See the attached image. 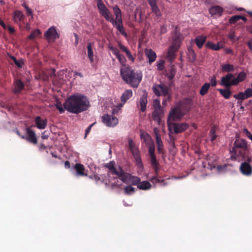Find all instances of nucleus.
Listing matches in <instances>:
<instances>
[{
	"label": "nucleus",
	"mask_w": 252,
	"mask_h": 252,
	"mask_svg": "<svg viewBox=\"0 0 252 252\" xmlns=\"http://www.w3.org/2000/svg\"><path fill=\"white\" fill-rule=\"evenodd\" d=\"M89 106V101L87 97L78 94L70 95L63 103L64 109L76 114L86 111Z\"/></svg>",
	"instance_id": "nucleus-1"
},
{
	"label": "nucleus",
	"mask_w": 252,
	"mask_h": 252,
	"mask_svg": "<svg viewBox=\"0 0 252 252\" xmlns=\"http://www.w3.org/2000/svg\"><path fill=\"white\" fill-rule=\"evenodd\" d=\"M120 75L124 81L134 88H137L142 79V73L128 66H122Z\"/></svg>",
	"instance_id": "nucleus-2"
},
{
	"label": "nucleus",
	"mask_w": 252,
	"mask_h": 252,
	"mask_svg": "<svg viewBox=\"0 0 252 252\" xmlns=\"http://www.w3.org/2000/svg\"><path fill=\"white\" fill-rule=\"evenodd\" d=\"M114 165V161H111L105 165V167L110 170L107 173L109 177V183L112 187L120 188L122 185V183L119 180V179L124 170L120 166L117 169L115 167Z\"/></svg>",
	"instance_id": "nucleus-3"
},
{
	"label": "nucleus",
	"mask_w": 252,
	"mask_h": 252,
	"mask_svg": "<svg viewBox=\"0 0 252 252\" xmlns=\"http://www.w3.org/2000/svg\"><path fill=\"white\" fill-rule=\"evenodd\" d=\"M152 89L156 95L167 97L168 100L171 99V89L165 84L160 83L159 84H155L153 86Z\"/></svg>",
	"instance_id": "nucleus-4"
},
{
	"label": "nucleus",
	"mask_w": 252,
	"mask_h": 252,
	"mask_svg": "<svg viewBox=\"0 0 252 252\" xmlns=\"http://www.w3.org/2000/svg\"><path fill=\"white\" fill-rule=\"evenodd\" d=\"M119 180L121 183L123 182L126 184H130L137 187L141 180L138 177L132 176L124 171L121 176H120Z\"/></svg>",
	"instance_id": "nucleus-5"
},
{
	"label": "nucleus",
	"mask_w": 252,
	"mask_h": 252,
	"mask_svg": "<svg viewBox=\"0 0 252 252\" xmlns=\"http://www.w3.org/2000/svg\"><path fill=\"white\" fill-rule=\"evenodd\" d=\"M185 114L181 108L179 106H177L173 108L169 114L167 123L168 125L169 123H174L173 122L179 119H181L183 115Z\"/></svg>",
	"instance_id": "nucleus-6"
},
{
	"label": "nucleus",
	"mask_w": 252,
	"mask_h": 252,
	"mask_svg": "<svg viewBox=\"0 0 252 252\" xmlns=\"http://www.w3.org/2000/svg\"><path fill=\"white\" fill-rule=\"evenodd\" d=\"M97 6L99 13L102 15L107 21L109 22L113 21L114 17L101 0H97Z\"/></svg>",
	"instance_id": "nucleus-7"
},
{
	"label": "nucleus",
	"mask_w": 252,
	"mask_h": 252,
	"mask_svg": "<svg viewBox=\"0 0 252 252\" xmlns=\"http://www.w3.org/2000/svg\"><path fill=\"white\" fill-rule=\"evenodd\" d=\"M229 152L231 154V159L234 160H238L240 158L245 160L247 159V158H248V149H235L234 150H231V149H230Z\"/></svg>",
	"instance_id": "nucleus-8"
},
{
	"label": "nucleus",
	"mask_w": 252,
	"mask_h": 252,
	"mask_svg": "<svg viewBox=\"0 0 252 252\" xmlns=\"http://www.w3.org/2000/svg\"><path fill=\"white\" fill-rule=\"evenodd\" d=\"M169 130L173 131L176 134L182 132L189 127V125L186 123H172L168 125Z\"/></svg>",
	"instance_id": "nucleus-9"
},
{
	"label": "nucleus",
	"mask_w": 252,
	"mask_h": 252,
	"mask_svg": "<svg viewBox=\"0 0 252 252\" xmlns=\"http://www.w3.org/2000/svg\"><path fill=\"white\" fill-rule=\"evenodd\" d=\"M251 160V158L248 157L246 159L247 161L242 162L240 166V171L246 176H250L252 175V166L249 163Z\"/></svg>",
	"instance_id": "nucleus-10"
},
{
	"label": "nucleus",
	"mask_w": 252,
	"mask_h": 252,
	"mask_svg": "<svg viewBox=\"0 0 252 252\" xmlns=\"http://www.w3.org/2000/svg\"><path fill=\"white\" fill-rule=\"evenodd\" d=\"M102 121L108 127H114L119 122L116 117L108 114H105L102 117Z\"/></svg>",
	"instance_id": "nucleus-11"
},
{
	"label": "nucleus",
	"mask_w": 252,
	"mask_h": 252,
	"mask_svg": "<svg viewBox=\"0 0 252 252\" xmlns=\"http://www.w3.org/2000/svg\"><path fill=\"white\" fill-rule=\"evenodd\" d=\"M44 36L49 42H54L56 39L60 37L56 28L54 26L48 29L45 32Z\"/></svg>",
	"instance_id": "nucleus-12"
},
{
	"label": "nucleus",
	"mask_w": 252,
	"mask_h": 252,
	"mask_svg": "<svg viewBox=\"0 0 252 252\" xmlns=\"http://www.w3.org/2000/svg\"><path fill=\"white\" fill-rule=\"evenodd\" d=\"M26 131L27 136L22 135L21 136V138L26 139L27 141L33 144H36L37 139L35 132L30 127H27Z\"/></svg>",
	"instance_id": "nucleus-13"
},
{
	"label": "nucleus",
	"mask_w": 252,
	"mask_h": 252,
	"mask_svg": "<svg viewBox=\"0 0 252 252\" xmlns=\"http://www.w3.org/2000/svg\"><path fill=\"white\" fill-rule=\"evenodd\" d=\"M25 89V84L20 78H15L13 81L12 92L15 94H19Z\"/></svg>",
	"instance_id": "nucleus-14"
},
{
	"label": "nucleus",
	"mask_w": 252,
	"mask_h": 252,
	"mask_svg": "<svg viewBox=\"0 0 252 252\" xmlns=\"http://www.w3.org/2000/svg\"><path fill=\"white\" fill-rule=\"evenodd\" d=\"M233 75L232 73H227L225 76H223L221 78L220 85L225 87L226 88H229L233 84Z\"/></svg>",
	"instance_id": "nucleus-15"
},
{
	"label": "nucleus",
	"mask_w": 252,
	"mask_h": 252,
	"mask_svg": "<svg viewBox=\"0 0 252 252\" xmlns=\"http://www.w3.org/2000/svg\"><path fill=\"white\" fill-rule=\"evenodd\" d=\"M252 96V89H247L244 92H240L237 94L234 95V97L237 99L240 100L241 101L246 99Z\"/></svg>",
	"instance_id": "nucleus-16"
},
{
	"label": "nucleus",
	"mask_w": 252,
	"mask_h": 252,
	"mask_svg": "<svg viewBox=\"0 0 252 252\" xmlns=\"http://www.w3.org/2000/svg\"><path fill=\"white\" fill-rule=\"evenodd\" d=\"M163 114V108L154 109L152 114V119L157 122L158 125H160Z\"/></svg>",
	"instance_id": "nucleus-17"
},
{
	"label": "nucleus",
	"mask_w": 252,
	"mask_h": 252,
	"mask_svg": "<svg viewBox=\"0 0 252 252\" xmlns=\"http://www.w3.org/2000/svg\"><path fill=\"white\" fill-rule=\"evenodd\" d=\"M231 149V150H234L235 149H247L248 148L247 141L244 139H236L234 142L233 146Z\"/></svg>",
	"instance_id": "nucleus-18"
},
{
	"label": "nucleus",
	"mask_w": 252,
	"mask_h": 252,
	"mask_svg": "<svg viewBox=\"0 0 252 252\" xmlns=\"http://www.w3.org/2000/svg\"><path fill=\"white\" fill-rule=\"evenodd\" d=\"M110 22L112 23L113 26L116 27L117 30L121 33L123 36L126 37L127 33L125 31L123 25V21H114V18L113 21H111Z\"/></svg>",
	"instance_id": "nucleus-19"
},
{
	"label": "nucleus",
	"mask_w": 252,
	"mask_h": 252,
	"mask_svg": "<svg viewBox=\"0 0 252 252\" xmlns=\"http://www.w3.org/2000/svg\"><path fill=\"white\" fill-rule=\"evenodd\" d=\"M36 127L40 129H45L47 125V120L46 119H42L40 116L35 117L34 119Z\"/></svg>",
	"instance_id": "nucleus-20"
},
{
	"label": "nucleus",
	"mask_w": 252,
	"mask_h": 252,
	"mask_svg": "<svg viewBox=\"0 0 252 252\" xmlns=\"http://www.w3.org/2000/svg\"><path fill=\"white\" fill-rule=\"evenodd\" d=\"M147 102V94L145 92L140 97L139 104H137L138 106H140L141 112H144L146 111Z\"/></svg>",
	"instance_id": "nucleus-21"
},
{
	"label": "nucleus",
	"mask_w": 252,
	"mask_h": 252,
	"mask_svg": "<svg viewBox=\"0 0 252 252\" xmlns=\"http://www.w3.org/2000/svg\"><path fill=\"white\" fill-rule=\"evenodd\" d=\"M145 54L146 57L148 59V61L150 64L156 60V53L151 49H146L145 51Z\"/></svg>",
	"instance_id": "nucleus-22"
},
{
	"label": "nucleus",
	"mask_w": 252,
	"mask_h": 252,
	"mask_svg": "<svg viewBox=\"0 0 252 252\" xmlns=\"http://www.w3.org/2000/svg\"><path fill=\"white\" fill-rule=\"evenodd\" d=\"M149 158H150V161L151 165L154 170L155 174L156 175H158V172L159 170V163L156 158V156H155L150 157H149Z\"/></svg>",
	"instance_id": "nucleus-23"
},
{
	"label": "nucleus",
	"mask_w": 252,
	"mask_h": 252,
	"mask_svg": "<svg viewBox=\"0 0 252 252\" xmlns=\"http://www.w3.org/2000/svg\"><path fill=\"white\" fill-rule=\"evenodd\" d=\"M192 105V100L190 99H186L179 106V107L181 108L182 111H184L185 112L189 111Z\"/></svg>",
	"instance_id": "nucleus-24"
},
{
	"label": "nucleus",
	"mask_w": 252,
	"mask_h": 252,
	"mask_svg": "<svg viewBox=\"0 0 252 252\" xmlns=\"http://www.w3.org/2000/svg\"><path fill=\"white\" fill-rule=\"evenodd\" d=\"M133 93L131 90L128 89L125 91L123 94L121 100L123 104H120L121 106H122L124 104H125L128 99L131 98L132 96Z\"/></svg>",
	"instance_id": "nucleus-25"
},
{
	"label": "nucleus",
	"mask_w": 252,
	"mask_h": 252,
	"mask_svg": "<svg viewBox=\"0 0 252 252\" xmlns=\"http://www.w3.org/2000/svg\"><path fill=\"white\" fill-rule=\"evenodd\" d=\"M180 47L171 45L168 48L166 57L170 60H173L175 57V52L178 50Z\"/></svg>",
	"instance_id": "nucleus-26"
},
{
	"label": "nucleus",
	"mask_w": 252,
	"mask_h": 252,
	"mask_svg": "<svg viewBox=\"0 0 252 252\" xmlns=\"http://www.w3.org/2000/svg\"><path fill=\"white\" fill-rule=\"evenodd\" d=\"M155 135L158 153L159 154H163V145L160 136L157 133H156Z\"/></svg>",
	"instance_id": "nucleus-27"
},
{
	"label": "nucleus",
	"mask_w": 252,
	"mask_h": 252,
	"mask_svg": "<svg viewBox=\"0 0 252 252\" xmlns=\"http://www.w3.org/2000/svg\"><path fill=\"white\" fill-rule=\"evenodd\" d=\"M89 177L90 178L94 181L96 183H98L99 181H101L102 183H103L106 185H108L110 184L109 182H108L107 181L104 179L106 176L104 175H100V176H99L97 174H94L89 176Z\"/></svg>",
	"instance_id": "nucleus-28"
},
{
	"label": "nucleus",
	"mask_w": 252,
	"mask_h": 252,
	"mask_svg": "<svg viewBox=\"0 0 252 252\" xmlns=\"http://www.w3.org/2000/svg\"><path fill=\"white\" fill-rule=\"evenodd\" d=\"M207 37L205 35H198L194 39V42L196 43L197 47L199 49L202 48L203 44L206 40Z\"/></svg>",
	"instance_id": "nucleus-29"
},
{
	"label": "nucleus",
	"mask_w": 252,
	"mask_h": 252,
	"mask_svg": "<svg viewBox=\"0 0 252 252\" xmlns=\"http://www.w3.org/2000/svg\"><path fill=\"white\" fill-rule=\"evenodd\" d=\"M74 168L76 171V174L78 176H87V174L84 173L85 167L84 165L81 163H76Z\"/></svg>",
	"instance_id": "nucleus-30"
},
{
	"label": "nucleus",
	"mask_w": 252,
	"mask_h": 252,
	"mask_svg": "<svg viewBox=\"0 0 252 252\" xmlns=\"http://www.w3.org/2000/svg\"><path fill=\"white\" fill-rule=\"evenodd\" d=\"M118 46L120 49L126 53L127 58L132 62H134L135 59L128 48L121 43H119Z\"/></svg>",
	"instance_id": "nucleus-31"
},
{
	"label": "nucleus",
	"mask_w": 252,
	"mask_h": 252,
	"mask_svg": "<svg viewBox=\"0 0 252 252\" xmlns=\"http://www.w3.org/2000/svg\"><path fill=\"white\" fill-rule=\"evenodd\" d=\"M181 34L178 32L177 31V28L175 29V32L174 35L173 36V42L172 45L176 46L177 47H180L181 45Z\"/></svg>",
	"instance_id": "nucleus-32"
},
{
	"label": "nucleus",
	"mask_w": 252,
	"mask_h": 252,
	"mask_svg": "<svg viewBox=\"0 0 252 252\" xmlns=\"http://www.w3.org/2000/svg\"><path fill=\"white\" fill-rule=\"evenodd\" d=\"M246 76V74L244 72H241L236 78L233 79L232 84H234V86L237 85L239 82L244 81Z\"/></svg>",
	"instance_id": "nucleus-33"
},
{
	"label": "nucleus",
	"mask_w": 252,
	"mask_h": 252,
	"mask_svg": "<svg viewBox=\"0 0 252 252\" xmlns=\"http://www.w3.org/2000/svg\"><path fill=\"white\" fill-rule=\"evenodd\" d=\"M205 46L214 51H218L222 47V46L220 45L219 43L215 44L211 41H208L205 44Z\"/></svg>",
	"instance_id": "nucleus-34"
},
{
	"label": "nucleus",
	"mask_w": 252,
	"mask_h": 252,
	"mask_svg": "<svg viewBox=\"0 0 252 252\" xmlns=\"http://www.w3.org/2000/svg\"><path fill=\"white\" fill-rule=\"evenodd\" d=\"M152 188L151 184L147 181H140L139 184L137 186V188L141 190H148Z\"/></svg>",
	"instance_id": "nucleus-35"
},
{
	"label": "nucleus",
	"mask_w": 252,
	"mask_h": 252,
	"mask_svg": "<svg viewBox=\"0 0 252 252\" xmlns=\"http://www.w3.org/2000/svg\"><path fill=\"white\" fill-rule=\"evenodd\" d=\"M209 12L212 15H220L223 12V9L218 5L213 6L210 9Z\"/></svg>",
	"instance_id": "nucleus-36"
},
{
	"label": "nucleus",
	"mask_w": 252,
	"mask_h": 252,
	"mask_svg": "<svg viewBox=\"0 0 252 252\" xmlns=\"http://www.w3.org/2000/svg\"><path fill=\"white\" fill-rule=\"evenodd\" d=\"M114 13L116 16V19L114 21H120L122 20V12L121 9L119 8L118 5H115L113 7Z\"/></svg>",
	"instance_id": "nucleus-37"
},
{
	"label": "nucleus",
	"mask_w": 252,
	"mask_h": 252,
	"mask_svg": "<svg viewBox=\"0 0 252 252\" xmlns=\"http://www.w3.org/2000/svg\"><path fill=\"white\" fill-rule=\"evenodd\" d=\"M128 146L129 149L132 155L139 153L138 148L136 146L134 142L132 140L129 139L128 140Z\"/></svg>",
	"instance_id": "nucleus-38"
},
{
	"label": "nucleus",
	"mask_w": 252,
	"mask_h": 252,
	"mask_svg": "<svg viewBox=\"0 0 252 252\" xmlns=\"http://www.w3.org/2000/svg\"><path fill=\"white\" fill-rule=\"evenodd\" d=\"M221 70L222 72H230L234 71V66L232 64L228 63L224 64L221 65Z\"/></svg>",
	"instance_id": "nucleus-39"
},
{
	"label": "nucleus",
	"mask_w": 252,
	"mask_h": 252,
	"mask_svg": "<svg viewBox=\"0 0 252 252\" xmlns=\"http://www.w3.org/2000/svg\"><path fill=\"white\" fill-rule=\"evenodd\" d=\"M23 13L21 11H15L13 17L14 22L17 23L20 22L23 20Z\"/></svg>",
	"instance_id": "nucleus-40"
},
{
	"label": "nucleus",
	"mask_w": 252,
	"mask_h": 252,
	"mask_svg": "<svg viewBox=\"0 0 252 252\" xmlns=\"http://www.w3.org/2000/svg\"><path fill=\"white\" fill-rule=\"evenodd\" d=\"M210 84L208 83H205L201 87L199 94L203 96L206 94L210 88Z\"/></svg>",
	"instance_id": "nucleus-41"
},
{
	"label": "nucleus",
	"mask_w": 252,
	"mask_h": 252,
	"mask_svg": "<svg viewBox=\"0 0 252 252\" xmlns=\"http://www.w3.org/2000/svg\"><path fill=\"white\" fill-rule=\"evenodd\" d=\"M218 90L219 91L220 94L225 99L229 98L231 94V91L228 89H219Z\"/></svg>",
	"instance_id": "nucleus-42"
},
{
	"label": "nucleus",
	"mask_w": 252,
	"mask_h": 252,
	"mask_svg": "<svg viewBox=\"0 0 252 252\" xmlns=\"http://www.w3.org/2000/svg\"><path fill=\"white\" fill-rule=\"evenodd\" d=\"M87 53L88 58L91 63L94 62V54L91 43H89L87 45Z\"/></svg>",
	"instance_id": "nucleus-43"
},
{
	"label": "nucleus",
	"mask_w": 252,
	"mask_h": 252,
	"mask_svg": "<svg viewBox=\"0 0 252 252\" xmlns=\"http://www.w3.org/2000/svg\"><path fill=\"white\" fill-rule=\"evenodd\" d=\"M176 72V70L174 66L173 65L171 66L168 72L166 73V76L169 80H171L174 78Z\"/></svg>",
	"instance_id": "nucleus-44"
},
{
	"label": "nucleus",
	"mask_w": 252,
	"mask_h": 252,
	"mask_svg": "<svg viewBox=\"0 0 252 252\" xmlns=\"http://www.w3.org/2000/svg\"><path fill=\"white\" fill-rule=\"evenodd\" d=\"M135 189L130 186H126L124 189V193L130 195L133 194L135 191Z\"/></svg>",
	"instance_id": "nucleus-45"
},
{
	"label": "nucleus",
	"mask_w": 252,
	"mask_h": 252,
	"mask_svg": "<svg viewBox=\"0 0 252 252\" xmlns=\"http://www.w3.org/2000/svg\"><path fill=\"white\" fill-rule=\"evenodd\" d=\"M41 32L39 29H36L32 31L31 33L29 35L28 39L33 40L36 37L41 34Z\"/></svg>",
	"instance_id": "nucleus-46"
},
{
	"label": "nucleus",
	"mask_w": 252,
	"mask_h": 252,
	"mask_svg": "<svg viewBox=\"0 0 252 252\" xmlns=\"http://www.w3.org/2000/svg\"><path fill=\"white\" fill-rule=\"evenodd\" d=\"M151 9L153 13L158 17H160L161 15V12L157 5L151 6Z\"/></svg>",
	"instance_id": "nucleus-47"
},
{
	"label": "nucleus",
	"mask_w": 252,
	"mask_h": 252,
	"mask_svg": "<svg viewBox=\"0 0 252 252\" xmlns=\"http://www.w3.org/2000/svg\"><path fill=\"white\" fill-rule=\"evenodd\" d=\"M148 149H149L148 153H149V157H152V156H156L155 154V145L153 143H151V144L149 145Z\"/></svg>",
	"instance_id": "nucleus-48"
},
{
	"label": "nucleus",
	"mask_w": 252,
	"mask_h": 252,
	"mask_svg": "<svg viewBox=\"0 0 252 252\" xmlns=\"http://www.w3.org/2000/svg\"><path fill=\"white\" fill-rule=\"evenodd\" d=\"M209 136L211 137V140L213 141L217 137L216 134V129L215 127H212L209 131Z\"/></svg>",
	"instance_id": "nucleus-49"
},
{
	"label": "nucleus",
	"mask_w": 252,
	"mask_h": 252,
	"mask_svg": "<svg viewBox=\"0 0 252 252\" xmlns=\"http://www.w3.org/2000/svg\"><path fill=\"white\" fill-rule=\"evenodd\" d=\"M165 61L162 60H159L157 63V68L158 70H163L164 67Z\"/></svg>",
	"instance_id": "nucleus-50"
},
{
	"label": "nucleus",
	"mask_w": 252,
	"mask_h": 252,
	"mask_svg": "<svg viewBox=\"0 0 252 252\" xmlns=\"http://www.w3.org/2000/svg\"><path fill=\"white\" fill-rule=\"evenodd\" d=\"M151 182H152L153 183H162L163 186H165L167 185V183L164 182V181L163 180H160L157 178V176H154L151 180Z\"/></svg>",
	"instance_id": "nucleus-51"
},
{
	"label": "nucleus",
	"mask_w": 252,
	"mask_h": 252,
	"mask_svg": "<svg viewBox=\"0 0 252 252\" xmlns=\"http://www.w3.org/2000/svg\"><path fill=\"white\" fill-rule=\"evenodd\" d=\"M117 59H118L120 63L123 65V66H126L125 63L126 61V58L124 57V56L122 54H120L117 57Z\"/></svg>",
	"instance_id": "nucleus-52"
},
{
	"label": "nucleus",
	"mask_w": 252,
	"mask_h": 252,
	"mask_svg": "<svg viewBox=\"0 0 252 252\" xmlns=\"http://www.w3.org/2000/svg\"><path fill=\"white\" fill-rule=\"evenodd\" d=\"M153 105L154 109L163 108L160 105V102L158 99H155L153 101Z\"/></svg>",
	"instance_id": "nucleus-53"
},
{
	"label": "nucleus",
	"mask_w": 252,
	"mask_h": 252,
	"mask_svg": "<svg viewBox=\"0 0 252 252\" xmlns=\"http://www.w3.org/2000/svg\"><path fill=\"white\" fill-rule=\"evenodd\" d=\"M240 15L233 16L229 19V22L230 24H235L240 20Z\"/></svg>",
	"instance_id": "nucleus-54"
},
{
	"label": "nucleus",
	"mask_w": 252,
	"mask_h": 252,
	"mask_svg": "<svg viewBox=\"0 0 252 252\" xmlns=\"http://www.w3.org/2000/svg\"><path fill=\"white\" fill-rule=\"evenodd\" d=\"M243 133L246 136L252 141V134L247 128H245L243 130Z\"/></svg>",
	"instance_id": "nucleus-55"
},
{
	"label": "nucleus",
	"mask_w": 252,
	"mask_h": 252,
	"mask_svg": "<svg viewBox=\"0 0 252 252\" xmlns=\"http://www.w3.org/2000/svg\"><path fill=\"white\" fill-rule=\"evenodd\" d=\"M211 84L210 86L211 85L212 87H215L217 85V81H216V77L215 75H213L211 80H210Z\"/></svg>",
	"instance_id": "nucleus-56"
},
{
	"label": "nucleus",
	"mask_w": 252,
	"mask_h": 252,
	"mask_svg": "<svg viewBox=\"0 0 252 252\" xmlns=\"http://www.w3.org/2000/svg\"><path fill=\"white\" fill-rule=\"evenodd\" d=\"M167 27L165 25L160 26V34H164L167 32Z\"/></svg>",
	"instance_id": "nucleus-57"
},
{
	"label": "nucleus",
	"mask_w": 252,
	"mask_h": 252,
	"mask_svg": "<svg viewBox=\"0 0 252 252\" xmlns=\"http://www.w3.org/2000/svg\"><path fill=\"white\" fill-rule=\"evenodd\" d=\"M56 107L57 109L59 110L60 113L62 114L64 112V108L62 106L61 104H57L56 105Z\"/></svg>",
	"instance_id": "nucleus-58"
},
{
	"label": "nucleus",
	"mask_w": 252,
	"mask_h": 252,
	"mask_svg": "<svg viewBox=\"0 0 252 252\" xmlns=\"http://www.w3.org/2000/svg\"><path fill=\"white\" fill-rule=\"evenodd\" d=\"M132 155L136 162H137L138 161L141 159L139 153H136L135 154H133Z\"/></svg>",
	"instance_id": "nucleus-59"
},
{
	"label": "nucleus",
	"mask_w": 252,
	"mask_h": 252,
	"mask_svg": "<svg viewBox=\"0 0 252 252\" xmlns=\"http://www.w3.org/2000/svg\"><path fill=\"white\" fill-rule=\"evenodd\" d=\"M95 123H93L92 124H91V125H90L85 130V137H86L87 135L89 133L91 128H92V127L94 125Z\"/></svg>",
	"instance_id": "nucleus-60"
},
{
	"label": "nucleus",
	"mask_w": 252,
	"mask_h": 252,
	"mask_svg": "<svg viewBox=\"0 0 252 252\" xmlns=\"http://www.w3.org/2000/svg\"><path fill=\"white\" fill-rule=\"evenodd\" d=\"M14 63L18 67H22V64L24 63L22 60L18 61L17 60Z\"/></svg>",
	"instance_id": "nucleus-61"
},
{
	"label": "nucleus",
	"mask_w": 252,
	"mask_h": 252,
	"mask_svg": "<svg viewBox=\"0 0 252 252\" xmlns=\"http://www.w3.org/2000/svg\"><path fill=\"white\" fill-rule=\"evenodd\" d=\"M148 1L150 6L157 5V0H148Z\"/></svg>",
	"instance_id": "nucleus-62"
},
{
	"label": "nucleus",
	"mask_w": 252,
	"mask_h": 252,
	"mask_svg": "<svg viewBox=\"0 0 252 252\" xmlns=\"http://www.w3.org/2000/svg\"><path fill=\"white\" fill-rule=\"evenodd\" d=\"M26 10L27 11V14L28 15L31 16L32 18L33 17L32 11V9L29 7V8H27Z\"/></svg>",
	"instance_id": "nucleus-63"
},
{
	"label": "nucleus",
	"mask_w": 252,
	"mask_h": 252,
	"mask_svg": "<svg viewBox=\"0 0 252 252\" xmlns=\"http://www.w3.org/2000/svg\"><path fill=\"white\" fill-rule=\"evenodd\" d=\"M112 52L114 54L116 55V57H117L118 55L120 54L119 50L117 48L114 49V50H113L112 51Z\"/></svg>",
	"instance_id": "nucleus-64"
}]
</instances>
